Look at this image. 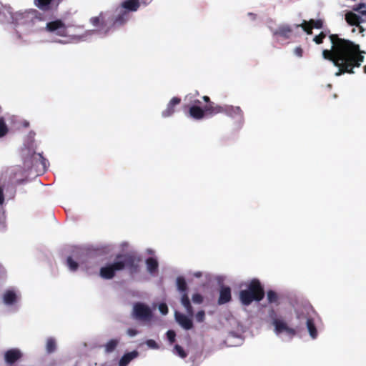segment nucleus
<instances>
[{"label": "nucleus", "mask_w": 366, "mask_h": 366, "mask_svg": "<svg viewBox=\"0 0 366 366\" xmlns=\"http://www.w3.org/2000/svg\"><path fill=\"white\" fill-rule=\"evenodd\" d=\"M8 132L7 127L3 120L0 119V137H4Z\"/></svg>", "instance_id": "obj_24"}, {"label": "nucleus", "mask_w": 366, "mask_h": 366, "mask_svg": "<svg viewBox=\"0 0 366 366\" xmlns=\"http://www.w3.org/2000/svg\"><path fill=\"white\" fill-rule=\"evenodd\" d=\"M159 311L163 315H166L168 313V307L166 304L162 303L159 305Z\"/></svg>", "instance_id": "obj_30"}, {"label": "nucleus", "mask_w": 366, "mask_h": 366, "mask_svg": "<svg viewBox=\"0 0 366 366\" xmlns=\"http://www.w3.org/2000/svg\"><path fill=\"white\" fill-rule=\"evenodd\" d=\"M235 112H237V113H239L240 112V109L239 107H236L235 108Z\"/></svg>", "instance_id": "obj_41"}, {"label": "nucleus", "mask_w": 366, "mask_h": 366, "mask_svg": "<svg viewBox=\"0 0 366 366\" xmlns=\"http://www.w3.org/2000/svg\"><path fill=\"white\" fill-rule=\"evenodd\" d=\"M174 317L177 322L184 330H190L193 327V323L191 317L183 314L175 312Z\"/></svg>", "instance_id": "obj_10"}, {"label": "nucleus", "mask_w": 366, "mask_h": 366, "mask_svg": "<svg viewBox=\"0 0 366 366\" xmlns=\"http://www.w3.org/2000/svg\"><path fill=\"white\" fill-rule=\"evenodd\" d=\"M132 315L134 318L142 321L149 322L152 320V310L149 306L143 303H137L134 305Z\"/></svg>", "instance_id": "obj_5"}, {"label": "nucleus", "mask_w": 366, "mask_h": 366, "mask_svg": "<svg viewBox=\"0 0 366 366\" xmlns=\"http://www.w3.org/2000/svg\"><path fill=\"white\" fill-rule=\"evenodd\" d=\"M274 327V332L277 335H283L285 337L290 338L295 334V330L287 326L281 319H274L272 322Z\"/></svg>", "instance_id": "obj_7"}, {"label": "nucleus", "mask_w": 366, "mask_h": 366, "mask_svg": "<svg viewBox=\"0 0 366 366\" xmlns=\"http://www.w3.org/2000/svg\"><path fill=\"white\" fill-rule=\"evenodd\" d=\"M51 0H35V5L40 9H46Z\"/></svg>", "instance_id": "obj_22"}, {"label": "nucleus", "mask_w": 366, "mask_h": 366, "mask_svg": "<svg viewBox=\"0 0 366 366\" xmlns=\"http://www.w3.org/2000/svg\"><path fill=\"white\" fill-rule=\"evenodd\" d=\"M290 31L291 29L288 26L283 25L279 28V30L277 31V33L282 36H287L289 33H290Z\"/></svg>", "instance_id": "obj_23"}, {"label": "nucleus", "mask_w": 366, "mask_h": 366, "mask_svg": "<svg viewBox=\"0 0 366 366\" xmlns=\"http://www.w3.org/2000/svg\"><path fill=\"white\" fill-rule=\"evenodd\" d=\"M117 21H119V23H122V21L119 20V19H117Z\"/></svg>", "instance_id": "obj_43"}, {"label": "nucleus", "mask_w": 366, "mask_h": 366, "mask_svg": "<svg viewBox=\"0 0 366 366\" xmlns=\"http://www.w3.org/2000/svg\"><path fill=\"white\" fill-rule=\"evenodd\" d=\"M192 300L194 304H201L203 302V297L201 295L196 293L192 295Z\"/></svg>", "instance_id": "obj_26"}, {"label": "nucleus", "mask_w": 366, "mask_h": 366, "mask_svg": "<svg viewBox=\"0 0 366 366\" xmlns=\"http://www.w3.org/2000/svg\"><path fill=\"white\" fill-rule=\"evenodd\" d=\"M180 102V99L176 97L172 98L169 102L166 109L162 112L164 117H169L174 112V107Z\"/></svg>", "instance_id": "obj_14"}, {"label": "nucleus", "mask_w": 366, "mask_h": 366, "mask_svg": "<svg viewBox=\"0 0 366 366\" xmlns=\"http://www.w3.org/2000/svg\"><path fill=\"white\" fill-rule=\"evenodd\" d=\"M307 327L311 337L313 339L317 337V333L316 328L312 320H308L307 321Z\"/></svg>", "instance_id": "obj_21"}, {"label": "nucleus", "mask_w": 366, "mask_h": 366, "mask_svg": "<svg viewBox=\"0 0 366 366\" xmlns=\"http://www.w3.org/2000/svg\"><path fill=\"white\" fill-rule=\"evenodd\" d=\"M167 338L169 339V340L171 342H173L174 341V339H175V332L172 330H169L167 332Z\"/></svg>", "instance_id": "obj_34"}, {"label": "nucleus", "mask_w": 366, "mask_h": 366, "mask_svg": "<svg viewBox=\"0 0 366 366\" xmlns=\"http://www.w3.org/2000/svg\"><path fill=\"white\" fill-rule=\"evenodd\" d=\"M194 275L197 277H199L202 276V273L200 272H197L194 274Z\"/></svg>", "instance_id": "obj_39"}, {"label": "nucleus", "mask_w": 366, "mask_h": 366, "mask_svg": "<svg viewBox=\"0 0 366 366\" xmlns=\"http://www.w3.org/2000/svg\"><path fill=\"white\" fill-rule=\"evenodd\" d=\"M345 21L351 26H356L360 33L363 32V29L360 24L366 21V5L360 4L353 8L352 11L345 13Z\"/></svg>", "instance_id": "obj_3"}, {"label": "nucleus", "mask_w": 366, "mask_h": 366, "mask_svg": "<svg viewBox=\"0 0 366 366\" xmlns=\"http://www.w3.org/2000/svg\"><path fill=\"white\" fill-rule=\"evenodd\" d=\"M4 199L3 189L0 187V204L3 203Z\"/></svg>", "instance_id": "obj_38"}, {"label": "nucleus", "mask_w": 366, "mask_h": 366, "mask_svg": "<svg viewBox=\"0 0 366 366\" xmlns=\"http://www.w3.org/2000/svg\"><path fill=\"white\" fill-rule=\"evenodd\" d=\"M17 295L11 290L6 292L4 295V302L6 305H11L17 300Z\"/></svg>", "instance_id": "obj_16"}, {"label": "nucleus", "mask_w": 366, "mask_h": 366, "mask_svg": "<svg viewBox=\"0 0 366 366\" xmlns=\"http://www.w3.org/2000/svg\"><path fill=\"white\" fill-rule=\"evenodd\" d=\"M231 299V291L229 287H224L220 290L219 297L218 302L219 304H224L228 302Z\"/></svg>", "instance_id": "obj_13"}, {"label": "nucleus", "mask_w": 366, "mask_h": 366, "mask_svg": "<svg viewBox=\"0 0 366 366\" xmlns=\"http://www.w3.org/2000/svg\"><path fill=\"white\" fill-rule=\"evenodd\" d=\"M146 344L149 348H152V349H157L159 347L157 342L153 340H148L146 342Z\"/></svg>", "instance_id": "obj_33"}, {"label": "nucleus", "mask_w": 366, "mask_h": 366, "mask_svg": "<svg viewBox=\"0 0 366 366\" xmlns=\"http://www.w3.org/2000/svg\"><path fill=\"white\" fill-rule=\"evenodd\" d=\"M67 264L71 270L74 271L76 269L77 264L71 257L67 259Z\"/></svg>", "instance_id": "obj_29"}, {"label": "nucleus", "mask_w": 366, "mask_h": 366, "mask_svg": "<svg viewBox=\"0 0 366 366\" xmlns=\"http://www.w3.org/2000/svg\"><path fill=\"white\" fill-rule=\"evenodd\" d=\"M138 356V352L137 351H132L129 353L125 354L120 359L119 365V366H126L131 360L134 359Z\"/></svg>", "instance_id": "obj_15"}, {"label": "nucleus", "mask_w": 366, "mask_h": 366, "mask_svg": "<svg viewBox=\"0 0 366 366\" xmlns=\"http://www.w3.org/2000/svg\"><path fill=\"white\" fill-rule=\"evenodd\" d=\"M294 54L298 57H301L302 55V49L300 47H296L294 49Z\"/></svg>", "instance_id": "obj_36"}, {"label": "nucleus", "mask_w": 366, "mask_h": 366, "mask_svg": "<svg viewBox=\"0 0 366 366\" xmlns=\"http://www.w3.org/2000/svg\"><path fill=\"white\" fill-rule=\"evenodd\" d=\"M118 343H119L118 340H110L104 345L105 351L107 352H112L116 348Z\"/></svg>", "instance_id": "obj_20"}, {"label": "nucleus", "mask_w": 366, "mask_h": 366, "mask_svg": "<svg viewBox=\"0 0 366 366\" xmlns=\"http://www.w3.org/2000/svg\"><path fill=\"white\" fill-rule=\"evenodd\" d=\"M132 257L129 255L118 257L117 262L114 264L101 268L100 275L104 279H111L117 271L122 269L126 264H132Z\"/></svg>", "instance_id": "obj_4"}, {"label": "nucleus", "mask_w": 366, "mask_h": 366, "mask_svg": "<svg viewBox=\"0 0 366 366\" xmlns=\"http://www.w3.org/2000/svg\"><path fill=\"white\" fill-rule=\"evenodd\" d=\"M267 297L269 302H274L277 299V295L272 291H269L267 292Z\"/></svg>", "instance_id": "obj_28"}, {"label": "nucleus", "mask_w": 366, "mask_h": 366, "mask_svg": "<svg viewBox=\"0 0 366 366\" xmlns=\"http://www.w3.org/2000/svg\"><path fill=\"white\" fill-rule=\"evenodd\" d=\"M224 109L222 107L218 105H209L205 108V112H208L210 114H216L218 113L223 112Z\"/></svg>", "instance_id": "obj_19"}, {"label": "nucleus", "mask_w": 366, "mask_h": 366, "mask_svg": "<svg viewBox=\"0 0 366 366\" xmlns=\"http://www.w3.org/2000/svg\"><path fill=\"white\" fill-rule=\"evenodd\" d=\"M46 29L51 33H54L59 36H64L66 34V26L59 20L51 21L46 24Z\"/></svg>", "instance_id": "obj_8"}, {"label": "nucleus", "mask_w": 366, "mask_h": 366, "mask_svg": "<svg viewBox=\"0 0 366 366\" xmlns=\"http://www.w3.org/2000/svg\"><path fill=\"white\" fill-rule=\"evenodd\" d=\"M147 252H148V253H149V254L152 253V250H150V249H148V250H147Z\"/></svg>", "instance_id": "obj_42"}, {"label": "nucleus", "mask_w": 366, "mask_h": 366, "mask_svg": "<svg viewBox=\"0 0 366 366\" xmlns=\"http://www.w3.org/2000/svg\"><path fill=\"white\" fill-rule=\"evenodd\" d=\"M147 269L149 272L152 273L158 267L157 261L154 258H149L146 262Z\"/></svg>", "instance_id": "obj_18"}, {"label": "nucleus", "mask_w": 366, "mask_h": 366, "mask_svg": "<svg viewBox=\"0 0 366 366\" xmlns=\"http://www.w3.org/2000/svg\"><path fill=\"white\" fill-rule=\"evenodd\" d=\"M21 356V352L18 349H11L8 350L4 355L5 360L8 363H13L19 359Z\"/></svg>", "instance_id": "obj_12"}, {"label": "nucleus", "mask_w": 366, "mask_h": 366, "mask_svg": "<svg viewBox=\"0 0 366 366\" xmlns=\"http://www.w3.org/2000/svg\"><path fill=\"white\" fill-rule=\"evenodd\" d=\"M204 111L201 108L193 106L189 109V114L192 117L199 119L204 117Z\"/></svg>", "instance_id": "obj_17"}, {"label": "nucleus", "mask_w": 366, "mask_h": 366, "mask_svg": "<svg viewBox=\"0 0 366 366\" xmlns=\"http://www.w3.org/2000/svg\"><path fill=\"white\" fill-rule=\"evenodd\" d=\"M263 296V290L257 280H252L248 286V290H242L239 293L241 302L244 305H249L254 300L259 301Z\"/></svg>", "instance_id": "obj_2"}, {"label": "nucleus", "mask_w": 366, "mask_h": 366, "mask_svg": "<svg viewBox=\"0 0 366 366\" xmlns=\"http://www.w3.org/2000/svg\"><path fill=\"white\" fill-rule=\"evenodd\" d=\"M177 286L178 290L182 292L181 294V303L186 310V312L192 315L193 313L192 307L191 306L189 300L186 294L187 285L184 280L182 277H178L177 279Z\"/></svg>", "instance_id": "obj_6"}, {"label": "nucleus", "mask_w": 366, "mask_h": 366, "mask_svg": "<svg viewBox=\"0 0 366 366\" xmlns=\"http://www.w3.org/2000/svg\"><path fill=\"white\" fill-rule=\"evenodd\" d=\"M203 99L205 101V102H208L209 101V97L207 96H204L203 97Z\"/></svg>", "instance_id": "obj_40"}, {"label": "nucleus", "mask_w": 366, "mask_h": 366, "mask_svg": "<svg viewBox=\"0 0 366 366\" xmlns=\"http://www.w3.org/2000/svg\"><path fill=\"white\" fill-rule=\"evenodd\" d=\"M365 72L366 73V66L364 67Z\"/></svg>", "instance_id": "obj_44"}, {"label": "nucleus", "mask_w": 366, "mask_h": 366, "mask_svg": "<svg viewBox=\"0 0 366 366\" xmlns=\"http://www.w3.org/2000/svg\"><path fill=\"white\" fill-rule=\"evenodd\" d=\"M55 348V342L52 339H49L46 342V350L49 352H51L54 351Z\"/></svg>", "instance_id": "obj_27"}, {"label": "nucleus", "mask_w": 366, "mask_h": 366, "mask_svg": "<svg viewBox=\"0 0 366 366\" xmlns=\"http://www.w3.org/2000/svg\"><path fill=\"white\" fill-rule=\"evenodd\" d=\"M325 36V35L321 33L320 35L315 36L313 39V41L317 44H321L322 42V39Z\"/></svg>", "instance_id": "obj_35"}, {"label": "nucleus", "mask_w": 366, "mask_h": 366, "mask_svg": "<svg viewBox=\"0 0 366 366\" xmlns=\"http://www.w3.org/2000/svg\"><path fill=\"white\" fill-rule=\"evenodd\" d=\"M139 7V0H124L121 4L119 12H122V10H124L125 11H136Z\"/></svg>", "instance_id": "obj_11"}, {"label": "nucleus", "mask_w": 366, "mask_h": 366, "mask_svg": "<svg viewBox=\"0 0 366 366\" xmlns=\"http://www.w3.org/2000/svg\"><path fill=\"white\" fill-rule=\"evenodd\" d=\"M102 14H100L98 16H94L91 19V23L94 26H97L99 25V24L102 21Z\"/></svg>", "instance_id": "obj_31"}, {"label": "nucleus", "mask_w": 366, "mask_h": 366, "mask_svg": "<svg viewBox=\"0 0 366 366\" xmlns=\"http://www.w3.org/2000/svg\"><path fill=\"white\" fill-rule=\"evenodd\" d=\"M195 319L198 322H202L205 319V312L204 310H199L195 315Z\"/></svg>", "instance_id": "obj_25"}, {"label": "nucleus", "mask_w": 366, "mask_h": 366, "mask_svg": "<svg viewBox=\"0 0 366 366\" xmlns=\"http://www.w3.org/2000/svg\"><path fill=\"white\" fill-rule=\"evenodd\" d=\"M127 334L129 337H134L135 335H137V331L136 330H134V329H129L127 331Z\"/></svg>", "instance_id": "obj_37"}, {"label": "nucleus", "mask_w": 366, "mask_h": 366, "mask_svg": "<svg viewBox=\"0 0 366 366\" xmlns=\"http://www.w3.org/2000/svg\"><path fill=\"white\" fill-rule=\"evenodd\" d=\"M322 25L323 22L321 19H311L309 21L304 20L301 24L297 25L296 26H301L305 31H306L308 34H310L313 28L320 29L322 28Z\"/></svg>", "instance_id": "obj_9"}, {"label": "nucleus", "mask_w": 366, "mask_h": 366, "mask_svg": "<svg viewBox=\"0 0 366 366\" xmlns=\"http://www.w3.org/2000/svg\"><path fill=\"white\" fill-rule=\"evenodd\" d=\"M330 39L331 49L323 50L322 56L339 68L335 76L344 72L353 73L352 69L359 67L364 60V56L362 54L363 51H360L359 45L348 40L339 39L335 35H331Z\"/></svg>", "instance_id": "obj_1"}, {"label": "nucleus", "mask_w": 366, "mask_h": 366, "mask_svg": "<svg viewBox=\"0 0 366 366\" xmlns=\"http://www.w3.org/2000/svg\"><path fill=\"white\" fill-rule=\"evenodd\" d=\"M174 350L182 358H184L186 357V353L184 352V350L179 345H176L174 347Z\"/></svg>", "instance_id": "obj_32"}]
</instances>
